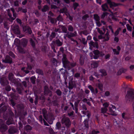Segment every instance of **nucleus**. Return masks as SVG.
Masks as SVG:
<instances>
[{
    "instance_id": "6",
    "label": "nucleus",
    "mask_w": 134,
    "mask_h": 134,
    "mask_svg": "<svg viewBox=\"0 0 134 134\" xmlns=\"http://www.w3.org/2000/svg\"><path fill=\"white\" fill-rule=\"evenodd\" d=\"M70 80L69 81V86L68 88L69 90L72 89L74 87H76V84L75 82L73 81V78L71 77H70Z\"/></svg>"
},
{
    "instance_id": "21",
    "label": "nucleus",
    "mask_w": 134,
    "mask_h": 134,
    "mask_svg": "<svg viewBox=\"0 0 134 134\" xmlns=\"http://www.w3.org/2000/svg\"><path fill=\"white\" fill-rule=\"evenodd\" d=\"M24 129L27 132H29L32 130V127L30 125H27L24 127Z\"/></svg>"
},
{
    "instance_id": "37",
    "label": "nucleus",
    "mask_w": 134,
    "mask_h": 134,
    "mask_svg": "<svg viewBox=\"0 0 134 134\" xmlns=\"http://www.w3.org/2000/svg\"><path fill=\"white\" fill-rule=\"evenodd\" d=\"M67 9L66 8V7H64L62 9H60L59 11V12L60 13H65L66 11H67Z\"/></svg>"
},
{
    "instance_id": "10",
    "label": "nucleus",
    "mask_w": 134,
    "mask_h": 134,
    "mask_svg": "<svg viewBox=\"0 0 134 134\" xmlns=\"http://www.w3.org/2000/svg\"><path fill=\"white\" fill-rule=\"evenodd\" d=\"M28 41L27 39L23 38L21 40V44L23 47H25L27 45Z\"/></svg>"
},
{
    "instance_id": "17",
    "label": "nucleus",
    "mask_w": 134,
    "mask_h": 134,
    "mask_svg": "<svg viewBox=\"0 0 134 134\" xmlns=\"http://www.w3.org/2000/svg\"><path fill=\"white\" fill-rule=\"evenodd\" d=\"M6 124L7 125H9L11 124H14V122L12 119L9 118L6 121Z\"/></svg>"
},
{
    "instance_id": "44",
    "label": "nucleus",
    "mask_w": 134,
    "mask_h": 134,
    "mask_svg": "<svg viewBox=\"0 0 134 134\" xmlns=\"http://www.w3.org/2000/svg\"><path fill=\"white\" fill-rule=\"evenodd\" d=\"M80 64L81 65H82L84 63V60L82 58L81 55L80 56Z\"/></svg>"
},
{
    "instance_id": "9",
    "label": "nucleus",
    "mask_w": 134,
    "mask_h": 134,
    "mask_svg": "<svg viewBox=\"0 0 134 134\" xmlns=\"http://www.w3.org/2000/svg\"><path fill=\"white\" fill-rule=\"evenodd\" d=\"M8 107L5 105L4 102H3L0 104V110L3 112H5L8 109Z\"/></svg>"
},
{
    "instance_id": "5",
    "label": "nucleus",
    "mask_w": 134,
    "mask_h": 134,
    "mask_svg": "<svg viewBox=\"0 0 134 134\" xmlns=\"http://www.w3.org/2000/svg\"><path fill=\"white\" fill-rule=\"evenodd\" d=\"M2 61L3 62L5 63H8L10 64L13 63L12 58L8 55H6L4 59H3Z\"/></svg>"
},
{
    "instance_id": "26",
    "label": "nucleus",
    "mask_w": 134,
    "mask_h": 134,
    "mask_svg": "<svg viewBox=\"0 0 134 134\" xmlns=\"http://www.w3.org/2000/svg\"><path fill=\"white\" fill-rule=\"evenodd\" d=\"M102 7L103 10L104 11L107 10V9H107H108L109 8L108 6L107 5V3H105L104 4L102 5Z\"/></svg>"
},
{
    "instance_id": "45",
    "label": "nucleus",
    "mask_w": 134,
    "mask_h": 134,
    "mask_svg": "<svg viewBox=\"0 0 134 134\" xmlns=\"http://www.w3.org/2000/svg\"><path fill=\"white\" fill-rule=\"evenodd\" d=\"M101 109V113H105L108 110L105 107L102 108Z\"/></svg>"
},
{
    "instance_id": "36",
    "label": "nucleus",
    "mask_w": 134,
    "mask_h": 134,
    "mask_svg": "<svg viewBox=\"0 0 134 134\" xmlns=\"http://www.w3.org/2000/svg\"><path fill=\"white\" fill-rule=\"evenodd\" d=\"M5 90L9 92L11 90V87L9 85L5 86Z\"/></svg>"
},
{
    "instance_id": "41",
    "label": "nucleus",
    "mask_w": 134,
    "mask_h": 134,
    "mask_svg": "<svg viewBox=\"0 0 134 134\" xmlns=\"http://www.w3.org/2000/svg\"><path fill=\"white\" fill-rule=\"evenodd\" d=\"M61 29L63 32L65 33H66L67 32V29L64 26L62 25L61 26Z\"/></svg>"
},
{
    "instance_id": "60",
    "label": "nucleus",
    "mask_w": 134,
    "mask_h": 134,
    "mask_svg": "<svg viewBox=\"0 0 134 134\" xmlns=\"http://www.w3.org/2000/svg\"><path fill=\"white\" fill-rule=\"evenodd\" d=\"M57 34L55 32H52L50 35V37L54 38L55 37Z\"/></svg>"
},
{
    "instance_id": "35",
    "label": "nucleus",
    "mask_w": 134,
    "mask_h": 134,
    "mask_svg": "<svg viewBox=\"0 0 134 134\" xmlns=\"http://www.w3.org/2000/svg\"><path fill=\"white\" fill-rule=\"evenodd\" d=\"M109 110L110 112L111 113V115H112L116 116L117 114L115 113V111H113L111 109V108L109 107Z\"/></svg>"
},
{
    "instance_id": "7",
    "label": "nucleus",
    "mask_w": 134,
    "mask_h": 134,
    "mask_svg": "<svg viewBox=\"0 0 134 134\" xmlns=\"http://www.w3.org/2000/svg\"><path fill=\"white\" fill-rule=\"evenodd\" d=\"M18 130L15 126H10L8 130V132L10 134H14L17 133Z\"/></svg>"
},
{
    "instance_id": "55",
    "label": "nucleus",
    "mask_w": 134,
    "mask_h": 134,
    "mask_svg": "<svg viewBox=\"0 0 134 134\" xmlns=\"http://www.w3.org/2000/svg\"><path fill=\"white\" fill-rule=\"evenodd\" d=\"M98 87L99 89L101 91H102L103 90V85L102 83H99L98 84Z\"/></svg>"
},
{
    "instance_id": "18",
    "label": "nucleus",
    "mask_w": 134,
    "mask_h": 134,
    "mask_svg": "<svg viewBox=\"0 0 134 134\" xmlns=\"http://www.w3.org/2000/svg\"><path fill=\"white\" fill-rule=\"evenodd\" d=\"M68 38H70L72 37L76 36L77 33L76 31L74 32L73 33L69 32H68Z\"/></svg>"
},
{
    "instance_id": "62",
    "label": "nucleus",
    "mask_w": 134,
    "mask_h": 134,
    "mask_svg": "<svg viewBox=\"0 0 134 134\" xmlns=\"http://www.w3.org/2000/svg\"><path fill=\"white\" fill-rule=\"evenodd\" d=\"M120 71L122 73H124L125 72L127 71V69H124L123 68H122L120 69Z\"/></svg>"
},
{
    "instance_id": "19",
    "label": "nucleus",
    "mask_w": 134,
    "mask_h": 134,
    "mask_svg": "<svg viewBox=\"0 0 134 134\" xmlns=\"http://www.w3.org/2000/svg\"><path fill=\"white\" fill-rule=\"evenodd\" d=\"M17 49L19 52L21 53H24L25 52L24 49L21 46H17Z\"/></svg>"
},
{
    "instance_id": "23",
    "label": "nucleus",
    "mask_w": 134,
    "mask_h": 134,
    "mask_svg": "<svg viewBox=\"0 0 134 134\" xmlns=\"http://www.w3.org/2000/svg\"><path fill=\"white\" fill-rule=\"evenodd\" d=\"M8 113L10 116L11 117H14V113L12 111L11 109L9 108L8 110Z\"/></svg>"
},
{
    "instance_id": "30",
    "label": "nucleus",
    "mask_w": 134,
    "mask_h": 134,
    "mask_svg": "<svg viewBox=\"0 0 134 134\" xmlns=\"http://www.w3.org/2000/svg\"><path fill=\"white\" fill-rule=\"evenodd\" d=\"M88 119H85L83 122V123L85 127L87 128H88Z\"/></svg>"
},
{
    "instance_id": "25",
    "label": "nucleus",
    "mask_w": 134,
    "mask_h": 134,
    "mask_svg": "<svg viewBox=\"0 0 134 134\" xmlns=\"http://www.w3.org/2000/svg\"><path fill=\"white\" fill-rule=\"evenodd\" d=\"M49 10V7L47 5H45L43 6V8L41 9V11L43 12H45L48 10Z\"/></svg>"
},
{
    "instance_id": "29",
    "label": "nucleus",
    "mask_w": 134,
    "mask_h": 134,
    "mask_svg": "<svg viewBox=\"0 0 134 134\" xmlns=\"http://www.w3.org/2000/svg\"><path fill=\"white\" fill-rule=\"evenodd\" d=\"M52 60L53 65L56 66H57V64L58 63V62L57 59L54 58H52Z\"/></svg>"
},
{
    "instance_id": "1",
    "label": "nucleus",
    "mask_w": 134,
    "mask_h": 134,
    "mask_svg": "<svg viewBox=\"0 0 134 134\" xmlns=\"http://www.w3.org/2000/svg\"><path fill=\"white\" fill-rule=\"evenodd\" d=\"M51 44L52 49L54 52L56 53L57 52L55 49V46L57 47L61 46L63 44V42L61 41L59 38H56L55 40L52 41Z\"/></svg>"
},
{
    "instance_id": "57",
    "label": "nucleus",
    "mask_w": 134,
    "mask_h": 134,
    "mask_svg": "<svg viewBox=\"0 0 134 134\" xmlns=\"http://www.w3.org/2000/svg\"><path fill=\"white\" fill-rule=\"evenodd\" d=\"M54 2H55L54 4L57 5H58L59 4L60 5V1L59 0H53Z\"/></svg>"
},
{
    "instance_id": "39",
    "label": "nucleus",
    "mask_w": 134,
    "mask_h": 134,
    "mask_svg": "<svg viewBox=\"0 0 134 134\" xmlns=\"http://www.w3.org/2000/svg\"><path fill=\"white\" fill-rule=\"evenodd\" d=\"M94 18L96 21H99L100 20V17L97 14H94L93 16Z\"/></svg>"
},
{
    "instance_id": "11",
    "label": "nucleus",
    "mask_w": 134,
    "mask_h": 134,
    "mask_svg": "<svg viewBox=\"0 0 134 134\" xmlns=\"http://www.w3.org/2000/svg\"><path fill=\"white\" fill-rule=\"evenodd\" d=\"M8 127L5 125H2L0 126V131L2 132H4L8 129Z\"/></svg>"
},
{
    "instance_id": "28",
    "label": "nucleus",
    "mask_w": 134,
    "mask_h": 134,
    "mask_svg": "<svg viewBox=\"0 0 134 134\" xmlns=\"http://www.w3.org/2000/svg\"><path fill=\"white\" fill-rule=\"evenodd\" d=\"M91 65L94 68H97L98 66V62H93Z\"/></svg>"
},
{
    "instance_id": "61",
    "label": "nucleus",
    "mask_w": 134,
    "mask_h": 134,
    "mask_svg": "<svg viewBox=\"0 0 134 134\" xmlns=\"http://www.w3.org/2000/svg\"><path fill=\"white\" fill-rule=\"evenodd\" d=\"M27 66L26 68V69L29 70H31L32 69V67L30 64L27 63Z\"/></svg>"
},
{
    "instance_id": "47",
    "label": "nucleus",
    "mask_w": 134,
    "mask_h": 134,
    "mask_svg": "<svg viewBox=\"0 0 134 134\" xmlns=\"http://www.w3.org/2000/svg\"><path fill=\"white\" fill-rule=\"evenodd\" d=\"M57 95L58 96H61L62 94V92L59 89H57L55 92Z\"/></svg>"
},
{
    "instance_id": "15",
    "label": "nucleus",
    "mask_w": 134,
    "mask_h": 134,
    "mask_svg": "<svg viewBox=\"0 0 134 134\" xmlns=\"http://www.w3.org/2000/svg\"><path fill=\"white\" fill-rule=\"evenodd\" d=\"M90 47L93 46V47H96L98 48V43L97 42H94L92 41H91L89 43Z\"/></svg>"
},
{
    "instance_id": "42",
    "label": "nucleus",
    "mask_w": 134,
    "mask_h": 134,
    "mask_svg": "<svg viewBox=\"0 0 134 134\" xmlns=\"http://www.w3.org/2000/svg\"><path fill=\"white\" fill-rule=\"evenodd\" d=\"M42 111L43 117L45 119H46V116L47 115V111L45 109H43Z\"/></svg>"
},
{
    "instance_id": "27",
    "label": "nucleus",
    "mask_w": 134,
    "mask_h": 134,
    "mask_svg": "<svg viewBox=\"0 0 134 134\" xmlns=\"http://www.w3.org/2000/svg\"><path fill=\"white\" fill-rule=\"evenodd\" d=\"M30 42L31 45L32 46L34 49L35 48V44L34 41L32 38L30 39Z\"/></svg>"
},
{
    "instance_id": "38",
    "label": "nucleus",
    "mask_w": 134,
    "mask_h": 134,
    "mask_svg": "<svg viewBox=\"0 0 134 134\" xmlns=\"http://www.w3.org/2000/svg\"><path fill=\"white\" fill-rule=\"evenodd\" d=\"M17 109L18 110H21L24 109V107L22 104H18L16 105Z\"/></svg>"
},
{
    "instance_id": "4",
    "label": "nucleus",
    "mask_w": 134,
    "mask_h": 134,
    "mask_svg": "<svg viewBox=\"0 0 134 134\" xmlns=\"http://www.w3.org/2000/svg\"><path fill=\"white\" fill-rule=\"evenodd\" d=\"M0 83L2 86H5L9 83V81L6 77H2L0 78Z\"/></svg>"
},
{
    "instance_id": "24",
    "label": "nucleus",
    "mask_w": 134,
    "mask_h": 134,
    "mask_svg": "<svg viewBox=\"0 0 134 134\" xmlns=\"http://www.w3.org/2000/svg\"><path fill=\"white\" fill-rule=\"evenodd\" d=\"M47 120H54V115L52 114H50L48 116V117L46 119H45Z\"/></svg>"
},
{
    "instance_id": "58",
    "label": "nucleus",
    "mask_w": 134,
    "mask_h": 134,
    "mask_svg": "<svg viewBox=\"0 0 134 134\" xmlns=\"http://www.w3.org/2000/svg\"><path fill=\"white\" fill-rule=\"evenodd\" d=\"M27 31L26 32H27L30 34H31L32 33V31L31 29V28L29 26L28 27V29Z\"/></svg>"
},
{
    "instance_id": "46",
    "label": "nucleus",
    "mask_w": 134,
    "mask_h": 134,
    "mask_svg": "<svg viewBox=\"0 0 134 134\" xmlns=\"http://www.w3.org/2000/svg\"><path fill=\"white\" fill-rule=\"evenodd\" d=\"M16 103L14 102L13 99H11L10 100V104L12 105V107H14L16 105Z\"/></svg>"
},
{
    "instance_id": "51",
    "label": "nucleus",
    "mask_w": 134,
    "mask_h": 134,
    "mask_svg": "<svg viewBox=\"0 0 134 134\" xmlns=\"http://www.w3.org/2000/svg\"><path fill=\"white\" fill-rule=\"evenodd\" d=\"M4 112L3 115V118L5 120H6L8 118V114L7 113Z\"/></svg>"
},
{
    "instance_id": "43",
    "label": "nucleus",
    "mask_w": 134,
    "mask_h": 134,
    "mask_svg": "<svg viewBox=\"0 0 134 134\" xmlns=\"http://www.w3.org/2000/svg\"><path fill=\"white\" fill-rule=\"evenodd\" d=\"M56 19L58 21H62L63 20V19L61 15H59V16Z\"/></svg>"
},
{
    "instance_id": "31",
    "label": "nucleus",
    "mask_w": 134,
    "mask_h": 134,
    "mask_svg": "<svg viewBox=\"0 0 134 134\" xmlns=\"http://www.w3.org/2000/svg\"><path fill=\"white\" fill-rule=\"evenodd\" d=\"M36 72L37 73L42 75H43L44 74L42 70L40 69H36Z\"/></svg>"
},
{
    "instance_id": "50",
    "label": "nucleus",
    "mask_w": 134,
    "mask_h": 134,
    "mask_svg": "<svg viewBox=\"0 0 134 134\" xmlns=\"http://www.w3.org/2000/svg\"><path fill=\"white\" fill-rule=\"evenodd\" d=\"M48 128L49 129V131L50 134H54V132L53 130L51 128L50 126Z\"/></svg>"
},
{
    "instance_id": "3",
    "label": "nucleus",
    "mask_w": 134,
    "mask_h": 134,
    "mask_svg": "<svg viewBox=\"0 0 134 134\" xmlns=\"http://www.w3.org/2000/svg\"><path fill=\"white\" fill-rule=\"evenodd\" d=\"M62 124H64L67 128L70 127L71 125V122L69 118L68 117L63 118L61 121Z\"/></svg>"
},
{
    "instance_id": "32",
    "label": "nucleus",
    "mask_w": 134,
    "mask_h": 134,
    "mask_svg": "<svg viewBox=\"0 0 134 134\" xmlns=\"http://www.w3.org/2000/svg\"><path fill=\"white\" fill-rule=\"evenodd\" d=\"M36 79L35 77V76H33L30 78L31 82L33 84H34L35 83Z\"/></svg>"
},
{
    "instance_id": "48",
    "label": "nucleus",
    "mask_w": 134,
    "mask_h": 134,
    "mask_svg": "<svg viewBox=\"0 0 134 134\" xmlns=\"http://www.w3.org/2000/svg\"><path fill=\"white\" fill-rule=\"evenodd\" d=\"M60 71L62 70V72L64 76H65L66 73H67V71L66 70H64L63 68H62L60 69Z\"/></svg>"
},
{
    "instance_id": "34",
    "label": "nucleus",
    "mask_w": 134,
    "mask_h": 134,
    "mask_svg": "<svg viewBox=\"0 0 134 134\" xmlns=\"http://www.w3.org/2000/svg\"><path fill=\"white\" fill-rule=\"evenodd\" d=\"M37 39L39 40H42V38L43 36H42L40 32H38L37 33Z\"/></svg>"
},
{
    "instance_id": "63",
    "label": "nucleus",
    "mask_w": 134,
    "mask_h": 134,
    "mask_svg": "<svg viewBox=\"0 0 134 134\" xmlns=\"http://www.w3.org/2000/svg\"><path fill=\"white\" fill-rule=\"evenodd\" d=\"M89 17L88 14H86L82 17V18L84 20H86L87 19V18Z\"/></svg>"
},
{
    "instance_id": "56",
    "label": "nucleus",
    "mask_w": 134,
    "mask_h": 134,
    "mask_svg": "<svg viewBox=\"0 0 134 134\" xmlns=\"http://www.w3.org/2000/svg\"><path fill=\"white\" fill-rule=\"evenodd\" d=\"M108 13L107 12H105L103 13L102 14V15L101 16V18L102 19H104L105 16H107V15L108 14Z\"/></svg>"
},
{
    "instance_id": "14",
    "label": "nucleus",
    "mask_w": 134,
    "mask_h": 134,
    "mask_svg": "<svg viewBox=\"0 0 134 134\" xmlns=\"http://www.w3.org/2000/svg\"><path fill=\"white\" fill-rule=\"evenodd\" d=\"M107 3L110 5V8L112 7H116L118 5V4L115 3L114 2H112L110 0H107Z\"/></svg>"
},
{
    "instance_id": "2",
    "label": "nucleus",
    "mask_w": 134,
    "mask_h": 134,
    "mask_svg": "<svg viewBox=\"0 0 134 134\" xmlns=\"http://www.w3.org/2000/svg\"><path fill=\"white\" fill-rule=\"evenodd\" d=\"M62 60L63 67L67 69L68 70L70 69L71 68L70 66V63L68 60L65 55H63V58Z\"/></svg>"
},
{
    "instance_id": "16",
    "label": "nucleus",
    "mask_w": 134,
    "mask_h": 134,
    "mask_svg": "<svg viewBox=\"0 0 134 134\" xmlns=\"http://www.w3.org/2000/svg\"><path fill=\"white\" fill-rule=\"evenodd\" d=\"M51 91L49 89L48 87L47 86H45L44 87V95H47L49 93L51 92Z\"/></svg>"
},
{
    "instance_id": "20",
    "label": "nucleus",
    "mask_w": 134,
    "mask_h": 134,
    "mask_svg": "<svg viewBox=\"0 0 134 134\" xmlns=\"http://www.w3.org/2000/svg\"><path fill=\"white\" fill-rule=\"evenodd\" d=\"M10 97L12 98V99L17 100L18 98V97L14 93L11 92L10 94Z\"/></svg>"
},
{
    "instance_id": "49",
    "label": "nucleus",
    "mask_w": 134,
    "mask_h": 134,
    "mask_svg": "<svg viewBox=\"0 0 134 134\" xmlns=\"http://www.w3.org/2000/svg\"><path fill=\"white\" fill-rule=\"evenodd\" d=\"M57 20L56 19L53 18L51 19L50 20V22L52 24H54L57 22Z\"/></svg>"
},
{
    "instance_id": "22",
    "label": "nucleus",
    "mask_w": 134,
    "mask_h": 134,
    "mask_svg": "<svg viewBox=\"0 0 134 134\" xmlns=\"http://www.w3.org/2000/svg\"><path fill=\"white\" fill-rule=\"evenodd\" d=\"M8 80L10 81L14 79V75L12 72L9 73L8 75Z\"/></svg>"
},
{
    "instance_id": "53",
    "label": "nucleus",
    "mask_w": 134,
    "mask_h": 134,
    "mask_svg": "<svg viewBox=\"0 0 134 134\" xmlns=\"http://www.w3.org/2000/svg\"><path fill=\"white\" fill-rule=\"evenodd\" d=\"M88 87L93 93H95L94 89L91 85L89 86Z\"/></svg>"
},
{
    "instance_id": "52",
    "label": "nucleus",
    "mask_w": 134,
    "mask_h": 134,
    "mask_svg": "<svg viewBox=\"0 0 134 134\" xmlns=\"http://www.w3.org/2000/svg\"><path fill=\"white\" fill-rule=\"evenodd\" d=\"M8 54L9 55L12 57L13 58H15V55L12 52L10 51L9 52Z\"/></svg>"
},
{
    "instance_id": "54",
    "label": "nucleus",
    "mask_w": 134,
    "mask_h": 134,
    "mask_svg": "<svg viewBox=\"0 0 134 134\" xmlns=\"http://www.w3.org/2000/svg\"><path fill=\"white\" fill-rule=\"evenodd\" d=\"M47 47L44 46L42 47L41 49V51L43 52L46 53L47 51Z\"/></svg>"
},
{
    "instance_id": "13",
    "label": "nucleus",
    "mask_w": 134,
    "mask_h": 134,
    "mask_svg": "<svg viewBox=\"0 0 134 134\" xmlns=\"http://www.w3.org/2000/svg\"><path fill=\"white\" fill-rule=\"evenodd\" d=\"M10 81L12 83H14L16 86H19L21 85V83L14 78L11 80Z\"/></svg>"
},
{
    "instance_id": "59",
    "label": "nucleus",
    "mask_w": 134,
    "mask_h": 134,
    "mask_svg": "<svg viewBox=\"0 0 134 134\" xmlns=\"http://www.w3.org/2000/svg\"><path fill=\"white\" fill-rule=\"evenodd\" d=\"M68 30L70 31H73L74 30L73 27L71 25L68 26Z\"/></svg>"
},
{
    "instance_id": "64",
    "label": "nucleus",
    "mask_w": 134,
    "mask_h": 134,
    "mask_svg": "<svg viewBox=\"0 0 134 134\" xmlns=\"http://www.w3.org/2000/svg\"><path fill=\"white\" fill-rule=\"evenodd\" d=\"M51 6L52 9H56L59 8V7L57 6L56 5L53 4H52Z\"/></svg>"
},
{
    "instance_id": "12",
    "label": "nucleus",
    "mask_w": 134,
    "mask_h": 134,
    "mask_svg": "<svg viewBox=\"0 0 134 134\" xmlns=\"http://www.w3.org/2000/svg\"><path fill=\"white\" fill-rule=\"evenodd\" d=\"M93 53L94 55H93V58L95 59H97L98 58L99 56L100 52L98 50H96L94 51H93Z\"/></svg>"
},
{
    "instance_id": "40",
    "label": "nucleus",
    "mask_w": 134,
    "mask_h": 134,
    "mask_svg": "<svg viewBox=\"0 0 134 134\" xmlns=\"http://www.w3.org/2000/svg\"><path fill=\"white\" fill-rule=\"evenodd\" d=\"M100 72L104 76H105L107 75V73L105 70L104 69H101L100 70Z\"/></svg>"
},
{
    "instance_id": "33",
    "label": "nucleus",
    "mask_w": 134,
    "mask_h": 134,
    "mask_svg": "<svg viewBox=\"0 0 134 134\" xmlns=\"http://www.w3.org/2000/svg\"><path fill=\"white\" fill-rule=\"evenodd\" d=\"M56 129L58 130H60L62 127L61 124L60 122H58L56 124Z\"/></svg>"
},
{
    "instance_id": "8",
    "label": "nucleus",
    "mask_w": 134,
    "mask_h": 134,
    "mask_svg": "<svg viewBox=\"0 0 134 134\" xmlns=\"http://www.w3.org/2000/svg\"><path fill=\"white\" fill-rule=\"evenodd\" d=\"M12 31L13 32L16 34H20V31L19 26L18 25H15L12 27Z\"/></svg>"
}]
</instances>
